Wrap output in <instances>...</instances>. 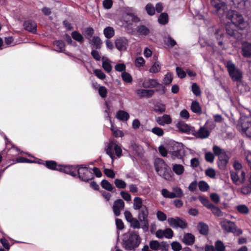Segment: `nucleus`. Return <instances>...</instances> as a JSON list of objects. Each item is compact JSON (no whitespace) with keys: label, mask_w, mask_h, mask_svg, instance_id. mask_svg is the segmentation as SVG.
<instances>
[{"label":"nucleus","mask_w":251,"mask_h":251,"mask_svg":"<svg viewBox=\"0 0 251 251\" xmlns=\"http://www.w3.org/2000/svg\"><path fill=\"white\" fill-rule=\"evenodd\" d=\"M141 239L136 231H131L124 234L123 247L127 251L137 248L141 243Z\"/></svg>","instance_id":"1"},{"label":"nucleus","mask_w":251,"mask_h":251,"mask_svg":"<svg viewBox=\"0 0 251 251\" xmlns=\"http://www.w3.org/2000/svg\"><path fill=\"white\" fill-rule=\"evenodd\" d=\"M237 128L247 137H251V115H241L238 121Z\"/></svg>","instance_id":"2"},{"label":"nucleus","mask_w":251,"mask_h":251,"mask_svg":"<svg viewBox=\"0 0 251 251\" xmlns=\"http://www.w3.org/2000/svg\"><path fill=\"white\" fill-rule=\"evenodd\" d=\"M154 167L157 174L166 180H170L172 176L170 169L165 162L161 158H157L155 159Z\"/></svg>","instance_id":"3"},{"label":"nucleus","mask_w":251,"mask_h":251,"mask_svg":"<svg viewBox=\"0 0 251 251\" xmlns=\"http://www.w3.org/2000/svg\"><path fill=\"white\" fill-rule=\"evenodd\" d=\"M215 125L212 121H208L203 126L196 130L194 127L192 135L198 138L205 139L209 137L211 130L215 127Z\"/></svg>","instance_id":"4"},{"label":"nucleus","mask_w":251,"mask_h":251,"mask_svg":"<svg viewBox=\"0 0 251 251\" xmlns=\"http://www.w3.org/2000/svg\"><path fill=\"white\" fill-rule=\"evenodd\" d=\"M226 18L230 20L235 26L240 29H244L247 25L241 14L234 10H229L226 15Z\"/></svg>","instance_id":"5"},{"label":"nucleus","mask_w":251,"mask_h":251,"mask_svg":"<svg viewBox=\"0 0 251 251\" xmlns=\"http://www.w3.org/2000/svg\"><path fill=\"white\" fill-rule=\"evenodd\" d=\"M211 5L214 8V12L220 18L227 11V5L222 0H211Z\"/></svg>","instance_id":"6"},{"label":"nucleus","mask_w":251,"mask_h":251,"mask_svg":"<svg viewBox=\"0 0 251 251\" xmlns=\"http://www.w3.org/2000/svg\"><path fill=\"white\" fill-rule=\"evenodd\" d=\"M226 67L227 69L229 75L234 81H240L242 77V72L236 67L234 64L231 61H228L226 63Z\"/></svg>","instance_id":"7"},{"label":"nucleus","mask_w":251,"mask_h":251,"mask_svg":"<svg viewBox=\"0 0 251 251\" xmlns=\"http://www.w3.org/2000/svg\"><path fill=\"white\" fill-rule=\"evenodd\" d=\"M220 224L222 229L227 232H232L236 236L242 233V230L241 229H237L234 223L230 221L225 219L221 222Z\"/></svg>","instance_id":"8"},{"label":"nucleus","mask_w":251,"mask_h":251,"mask_svg":"<svg viewBox=\"0 0 251 251\" xmlns=\"http://www.w3.org/2000/svg\"><path fill=\"white\" fill-rule=\"evenodd\" d=\"M77 173L79 179L84 181H88L94 178L91 169L84 165H80L77 170Z\"/></svg>","instance_id":"9"},{"label":"nucleus","mask_w":251,"mask_h":251,"mask_svg":"<svg viewBox=\"0 0 251 251\" xmlns=\"http://www.w3.org/2000/svg\"><path fill=\"white\" fill-rule=\"evenodd\" d=\"M106 152L112 160L115 158V154L118 158H120L122 154L121 148L114 142H111L108 145Z\"/></svg>","instance_id":"10"},{"label":"nucleus","mask_w":251,"mask_h":251,"mask_svg":"<svg viewBox=\"0 0 251 251\" xmlns=\"http://www.w3.org/2000/svg\"><path fill=\"white\" fill-rule=\"evenodd\" d=\"M149 210L146 205H144L138 213V218L141 223L142 228L144 230H148L149 226V221L148 220Z\"/></svg>","instance_id":"11"},{"label":"nucleus","mask_w":251,"mask_h":251,"mask_svg":"<svg viewBox=\"0 0 251 251\" xmlns=\"http://www.w3.org/2000/svg\"><path fill=\"white\" fill-rule=\"evenodd\" d=\"M231 179L233 183L236 185H240L245 182L246 174L245 172H230Z\"/></svg>","instance_id":"12"},{"label":"nucleus","mask_w":251,"mask_h":251,"mask_svg":"<svg viewBox=\"0 0 251 251\" xmlns=\"http://www.w3.org/2000/svg\"><path fill=\"white\" fill-rule=\"evenodd\" d=\"M142 86L143 87L149 89H151V88H153L157 86H159L160 89L162 91V93H164L165 92V87L162 85L160 84L157 80L155 79H145L143 81Z\"/></svg>","instance_id":"13"},{"label":"nucleus","mask_w":251,"mask_h":251,"mask_svg":"<svg viewBox=\"0 0 251 251\" xmlns=\"http://www.w3.org/2000/svg\"><path fill=\"white\" fill-rule=\"evenodd\" d=\"M167 221L169 225L173 228H185L187 227V223L178 217L169 218Z\"/></svg>","instance_id":"14"},{"label":"nucleus","mask_w":251,"mask_h":251,"mask_svg":"<svg viewBox=\"0 0 251 251\" xmlns=\"http://www.w3.org/2000/svg\"><path fill=\"white\" fill-rule=\"evenodd\" d=\"M115 44L119 50H126L128 45V40L124 37H120L115 40Z\"/></svg>","instance_id":"15"},{"label":"nucleus","mask_w":251,"mask_h":251,"mask_svg":"<svg viewBox=\"0 0 251 251\" xmlns=\"http://www.w3.org/2000/svg\"><path fill=\"white\" fill-rule=\"evenodd\" d=\"M169 153L173 160L182 159L185 155V151L183 148L181 146H179L176 149L174 148V150L170 152Z\"/></svg>","instance_id":"16"},{"label":"nucleus","mask_w":251,"mask_h":251,"mask_svg":"<svg viewBox=\"0 0 251 251\" xmlns=\"http://www.w3.org/2000/svg\"><path fill=\"white\" fill-rule=\"evenodd\" d=\"M176 127L181 132L192 135L194 127L189 126L183 122H178L176 125Z\"/></svg>","instance_id":"17"},{"label":"nucleus","mask_w":251,"mask_h":251,"mask_svg":"<svg viewBox=\"0 0 251 251\" xmlns=\"http://www.w3.org/2000/svg\"><path fill=\"white\" fill-rule=\"evenodd\" d=\"M125 202L121 199L116 200L113 203V210L114 214L116 216H119L121 214V212L124 209Z\"/></svg>","instance_id":"18"},{"label":"nucleus","mask_w":251,"mask_h":251,"mask_svg":"<svg viewBox=\"0 0 251 251\" xmlns=\"http://www.w3.org/2000/svg\"><path fill=\"white\" fill-rule=\"evenodd\" d=\"M155 91L153 89H149L146 88L144 89H139L135 91V93L140 98H151L154 94Z\"/></svg>","instance_id":"19"},{"label":"nucleus","mask_w":251,"mask_h":251,"mask_svg":"<svg viewBox=\"0 0 251 251\" xmlns=\"http://www.w3.org/2000/svg\"><path fill=\"white\" fill-rule=\"evenodd\" d=\"M173 235L174 232L170 228H166L165 230L158 229L155 233L156 236L160 239L163 238V237L171 239L173 237Z\"/></svg>","instance_id":"20"},{"label":"nucleus","mask_w":251,"mask_h":251,"mask_svg":"<svg viewBox=\"0 0 251 251\" xmlns=\"http://www.w3.org/2000/svg\"><path fill=\"white\" fill-rule=\"evenodd\" d=\"M156 121L160 126H164L171 124L172 120L169 115L164 114L162 116L156 118Z\"/></svg>","instance_id":"21"},{"label":"nucleus","mask_w":251,"mask_h":251,"mask_svg":"<svg viewBox=\"0 0 251 251\" xmlns=\"http://www.w3.org/2000/svg\"><path fill=\"white\" fill-rule=\"evenodd\" d=\"M229 156L226 154V155L221 156L218 158L217 164L221 170H225L228 162Z\"/></svg>","instance_id":"22"},{"label":"nucleus","mask_w":251,"mask_h":251,"mask_svg":"<svg viewBox=\"0 0 251 251\" xmlns=\"http://www.w3.org/2000/svg\"><path fill=\"white\" fill-rule=\"evenodd\" d=\"M242 54L247 58L251 56V43L244 42L242 45Z\"/></svg>","instance_id":"23"},{"label":"nucleus","mask_w":251,"mask_h":251,"mask_svg":"<svg viewBox=\"0 0 251 251\" xmlns=\"http://www.w3.org/2000/svg\"><path fill=\"white\" fill-rule=\"evenodd\" d=\"M24 26L25 30L32 33L36 32L37 25L36 23L34 21H27L24 23Z\"/></svg>","instance_id":"24"},{"label":"nucleus","mask_w":251,"mask_h":251,"mask_svg":"<svg viewBox=\"0 0 251 251\" xmlns=\"http://www.w3.org/2000/svg\"><path fill=\"white\" fill-rule=\"evenodd\" d=\"M124 20L128 24L132 23H137L139 21V19L132 13H126L124 15Z\"/></svg>","instance_id":"25"},{"label":"nucleus","mask_w":251,"mask_h":251,"mask_svg":"<svg viewBox=\"0 0 251 251\" xmlns=\"http://www.w3.org/2000/svg\"><path fill=\"white\" fill-rule=\"evenodd\" d=\"M195 236L191 233H187L184 234L182 242L187 245H192L195 242Z\"/></svg>","instance_id":"26"},{"label":"nucleus","mask_w":251,"mask_h":251,"mask_svg":"<svg viewBox=\"0 0 251 251\" xmlns=\"http://www.w3.org/2000/svg\"><path fill=\"white\" fill-rule=\"evenodd\" d=\"M191 110L195 113L201 114L202 109L199 102L197 101H192L191 105Z\"/></svg>","instance_id":"27"},{"label":"nucleus","mask_w":251,"mask_h":251,"mask_svg":"<svg viewBox=\"0 0 251 251\" xmlns=\"http://www.w3.org/2000/svg\"><path fill=\"white\" fill-rule=\"evenodd\" d=\"M101 59L102 60V66L103 69L108 73L110 72L112 70L111 61L106 57H102Z\"/></svg>","instance_id":"28"},{"label":"nucleus","mask_w":251,"mask_h":251,"mask_svg":"<svg viewBox=\"0 0 251 251\" xmlns=\"http://www.w3.org/2000/svg\"><path fill=\"white\" fill-rule=\"evenodd\" d=\"M172 169L177 175H182L185 170L184 167L181 164H174L172 165Z\"/></svg>","instance_id":"29"},{"label":"nucleus","mask_w":251,"mask_h":251,"mask_svg":"<svg viewBox=\"0 0 251 251\" xmlns=\"http://www.w3.org/2000/svg\"><path fill=\"white\" fill-rule=\"evenodd\" d=\"M117 119L121 121H126L129 118L128 113L123 110H119L117 112L116 114Z\"/></svg>","instance_id":"30"},{"label":"nucleus","mask_w":251,"mask_h":251,"mask_svg":"<svg viewBox=\"0 0 251 251\" xmlns=\"http://www.w3.org/2000/svg\"><path fill=\"white\" fill-rule=\"evenodd\" d=\"M137 31L140 35L144 36H147L150 33V29L144 25L137 26Z\"/></svg>","instance_id":"31"},{"label":"nucleus","mask_w":251,"mask_h":251,"mask_svg":"<svg viewBox=\"0 0 251 251\" xmlns=\"http://www.w3.org/2000/svg\"><path fill=\"white\" fill-rule=\"evenodd\" d=\"M154 111L159 114H161L166 111V105L161 102H157L154 104Z\"/></svg>","instance_id":"32"},{"label":"nucleus","mask_w":251,"mask_h":251,"mask_svg":"<svg viewBox=\"0 0 251 251\" xmlns=\"http://www.w3.org/2000/svg\"><path fill=\"white\" fill-rule=\"evenodd\" d=\"M133 207L134 210H140L144 206L142 204V200L140 197H135L133 200Z\"/></svg>","instance_id":"33"},{"label":"nucleus","mask_w":251,"mask_h":251,"mask_svg":"<svg viewBox=\"0 0 251 251\" xmlns=\"http://www.w3.org/2000/svg\"><path fill=\"white\" fill-rule=\"evenodd\" d=\"M198 229L200 233L203 235H206L208 232V226L204 223H200L198 226Z\"/></svg>","instance_id":"34"},{"label":"nucleus","mask_w":251,"mask_h":251,"mask_svg":"<svg viewBox=\"0 0 251 251\" xmlns=\"http://www.w3.org/2000/svg\"><path fill=\"white\" fill-rule=\"evenodd\" d=\"M103 34L106 38L109 39L114 36L115 31L112 27L108 26L104 28Z\"/></svg>","instance_id":"35"},{"label":"nucleus","mask_w":251,"mask_h":251,"mask_svg":"<svg viewBox=\"0 0 251 251\" xmlns=\"http://www.w3.org/2000/svg\"><path fill=\"white\" fill-rule=\"evenodd\" d=\"M100 184L102 188L108 191L112 192L114 189L113 186L106 179L102 180Z\"/></svg>","instance_id":"36"},{"label":"nucleus","mask_w":251,"mask_h":251,"mask_svg":"<svg viewBox=\"0 0 251 251\" xmlns=\"http://www.w3.org/2000/svg\"><path fill=\"white\" fill-rule=\"evenodd\" d=\"M90 43L93 45L95 48L100 49L102 42L98 36L93 37L92 39L89 40Z\"/></svg>","instance_id":"37"},{"label":"nucleus","mask_w":251,"mask_h":251,"mask_svg":"<svg viewBox=\"0 0 251 251\" xmlns=\"http://www.w3.org/2000/svg\"><path fill=\"white\" fill-rule=\"evenodd\" d=\"M164 42L165 45L171 47L175 46L176 43L170 35H167L164 38Z\"/></svg>","instance_id":"38"},{"label":"nucleus","mask_w":251,"mask_h":251,"mask_svg":"<svg viewBox=\"0 0 251 251\" xmlns=\"http://www.w3.org/2000/svg\"><path fill=\"white\" fill-rule=\"evenodd\" d=\"M213 151L214 154L218 156V157H220L221 156L226 155V153L224 150L221 149L217 146H214L213 147Z\"/></svg>","instance_id":"39"},{"label":"nucleus","mask_w":251,"mask_h":251,"mask_svg":"<svg viewBox=\"0 0 251 251\" xmlns=\"http://www.w3.org/2000/svg\"><path fill=\"white\" fill-rule=\"evenodd\" d=\"M209 209H210L212 213L217 216L221 217L223 215L222 211L218 207L213 204L209 207Z\"/></svg>","instance_id":"40"},{"label":"nucleus","mask_w":251,"mask_h":251,"mask_svg":"<svg viewBox=\"0 0 251 251\" xmlns=\"http://www.w3.org/2000/svg\"><path fill=\"white\" fill-rule=\"evenodd\" d=\"M173 193H174L175 198H181L183 196V193L181 189L178 187H174L172 188Z\"/></svg>","instance_id":"41"},{"label":"nucleus","mask_w":251,"mask_h":251,"mask_svg":"<svg viewBox=\"0 0 251 251\" xmlns=\"http://www.w3.org/2000/svg\"><path fill=\"white\" fill-rule=\"evenodd\" d=\"M249 181L250 183L248 186L243 187L241 189V192L244 195H248L251 193V176H250Z\"/></svg>","instance_id":"42"},{"label":"nucleus","mask_w":251,"mask_h":251,"mask_svg":"<svg viewBox=\"0 0 251 251\" xmlns=\"http://www.w3.org/2000/svg\"><path fill=\"white\" fill-rule=\"evenodd\" d=\"M161 69V66L160 63L158 61L154 62L152 66L151 67L149 70L150 73H157L160 72Z\"/></svg>","instance_id":"43"},{"label":"nucleus","mask_w":251,"mask_h":251,"mask_svg":"<svg viewBox=\"0 0 251 251\" xmlns=\"http://www.w3.org/2000/svg\"><path fill=\"white\" fill-rule=\"evenodd\" d=\"M72 38L75 41L80 43H82L84 41L82 35L77 31H74L72 33Z\"/></svg>","instance_id":"44"},{"label":"nucleus","mask_w":251,"mask_h":251,"mask_svg":"<svg viewBox=\"0 0 251 251\" xmlns=\"http://www.w3.org/2000/svg\"><path fill=\"white\" fill-rule=\"evenodd\" d=\"M53 45L54 46L56 47V49L58 51L62 52L64 51L65 48V44L62 41H55L53 42Z\"/></svg>","instance_id":"45"},{"label":"nucleus","mask_w":251,"mask_h":251,"mask_svg":"<svg viewBox=\"0 0 251 251\" xmlns=\"http://www.w3.org/2000/svg\"><path fill=\"white\" fill-rule=\"evenodd\" d=\"M205 174L207 176H208L212 179L216 178V171L214 169H213L212 168H209L207 169L205 171Z\"/></svg>","instance_id":"46"},{"label":"nucleus","mask_w":251,"mask_h":251,"mask_svg":"<svg viewBox=\"0 0 251 251\" xmlns=\"http://www.w3.org/2000/svg\"><path fill=\"white\" fill-rule=\"evenodd\" d=\"M46 166L50 169L58 170L60 165H57L54 161H47L46 162Z\"/></svg>","instance_id":"47"},{"label":"nucleus","mask_w":251,"mask_h":251,"mask_svg":"<svg viewBox=\"0 0 251 251\" xmlns=\"http://www.w3.org/2000/svg\"><path fill=\"white\" fill-rule=\"evenodd\" d=\"M94 33V30L93 28L89 27L85 28L84 31V35L85 37L90 40Z\"/></svg>","instance_id":"48"},{"label":"nucleus","mask_w":251,"mask_h":251,"mask_svg":"<svg viewBox=\"0 0 251 251\" xmlns=\"http://www.w3.org/2000/svg\"><path fill=\"white\" fill-rule=\"evenodd\" d=\"M114 183L118 188L124 189L126 186V183L125 181L120 179H116L114 180Z\"/></svg>","instance_id":"49"},{"label":"nucleus","mask_w":251,"mask_h":251,"mask_svg":"<svg viewBox=\"0 0 251 251\" xmlns=\"http://www.w3.org/2000/svg\"><path fill=\"white\" fill-rule=\"evenodd\" d=\"M158 22L162 25H165L168 22V15L163 13L160 14L158 19Z\"/></svg>","instance_id":"50"},{"label":"nucleus","mask_w":251,"mask_h":251,"mask_svg":"<svg viewBox=\"0 0 251 251\" xmlns=\"http://www.w3.org/2000/svg\"><path fill=\"white\" fill-rule=\"evenodd\" d=\"M199 200L201 202V203L208 209H209L211 205L212 204V203H211L206 197L200 196L199 197Z\"/></svg>","instance_id":"51"},{"label":"nucleus","mask_w":251,"mask_h":251,"mask_svg":"<svg viewBox=\"0 0 251 251\" xmlns=\"http://www.w3.org/2000/svg\"><path fill=\"white\" fill-rule=\"evenodd\" d=\"M192 91L193 94L197 96H199L201 94L200 88L196 83H193L192 84Z\"/></svg>","instance_id":"52"},{"label":"nucleus","mask_w":251,"mask_h":251,"mask_svg":"<svg viewBox=\"0 0 251 251\" xmlns=\"http://www.w3.org/2000/svg\"><path fill=\"white\" fill-rule=\"evenodd\" d=\"M173 75L172 73H168L163 79V83L165 85L170 84L173 80Z\"/></svg>","instance_id":"53"},{"label":"nucleus","mask_w":251,"mask_h":251,"mask_svg":"<svg viewBox=\"0 0 251 251\" xmlns=\"http://www.w3.org/2000/svg\"><path fill=\"white\" fill-rule=\"evenodd\" d=\"M226 32L229 35L235 38L238 39L241 37L239 33L235 30L226 28Z\"/></svg>","instance_id":"54"},{"label":"nucleus","mask_w":251,"mask_h":251,"mask_svg":"<svg viewBox=\"0 0 251 251\" xmlns=\"http://www.w3.org/2000/svg\"><path fill=\"white\" fill-rule=\"evenodd\" d=\"M215 250L216 251H225L226 247L223 243L220 240L216 242L215 244Z\"/></svg>","instance_id":"55"},{"label":"nucleus","mask_w":251,"mask_h":251,"mask_svg":"<svg viewBox=\"0 0 251 251\" xmlns=\"http://www.w3.org/2000/svg\"><path fill=\"white\" fill-rule=\"evenodd\" d=\"M198 186L199 189L202 192L207 191L209 187L208 184L204 181H200Z\"/></svg>","instance_id":"56"},{"label":"nucleus","mask_w":251,"mask_h":251,"mask_svg":"<svg viewBox=\"0 0 251 251\" xmlns=\"http://www.w3.org/2000/svg\"><path fill=\"white\" fill-rule=\"evenodd\" d=\"M140 221L136 218H133L130 222V226L134 229H139L141 227Z\"/></svg>","instance_id":"57"},{"label":"nucleus","mask_w":251,"mask_h":251,"mask_svg":"<svg viewBox=\"0 0 251 251\" xmlns=\"http://www.w3.org/2000/svg\"><path fill=\"white\" fill-rule=\"evenodd\" d=\"M235 7L239 8L242 9L245 6V0H232Z\"/></svg>","instance_id":"58"},{"label":"nucleus","mask_w":251,"mask_h":251,"mask_svg":"<svg viewBox=\"0 0 251 251\" xmlns=\"http://www.w3.org/2000/svg\"><path fill=\"white\" fill-rule=\"evenodd\" d=\"M156 217L159 221L163 222L167 220V215L163 212L158 210L156 212Z\"/></svg>","instance_id":"59"},{"label":"nucleus","mask_w":251,"mask_h":251,"mask_svg":"<svg viewBox=\"0 0 251 251\" xmlns=\"http://www.w3.org/2000/svg\"><path fill=\"white\" fill-rule=\"evenodd\" d=\"M146 10L147 13L150 15L152 16L155 14V8L151 3H148L147 4L146 6Z\"/></svg>","instance_id":"60"},{"label":"nucleus","mask_w":251,"mask_h":251,"mask_svg":"<svg viewBox=\"0 0 251 251\" xmlns=\"http://www.w3.org/2000/svg\"><path fill=\"white\" fill-rule=\"evenodd\" d=\"M236 209L240 213L243 214H248L249 211L248 207L244 204L238 205Z\"/></svg>","instance_id":"61"},{"label":"nucleus","mask_w":251,"mask_h":251,"mask_svg":"<svg viewBox=\"0 0 251 251\" xmlns=\"http://www.w3.org/2000/svg\"><path fill=\"white\" fill-rule=\"evenodd\" d=\"M161 194L164 198H169V199H174L173 198V197H174V193H173L172 192H169L166 189H163L161 190Z\"/></svg>","instance_id":"62"},{"label":"nucleus","mask_w":251,"mask_h":251,"mask_svg":"<svg viewBox=\"0 0 251 251\" xmlns=\"http://www.w3.org/2000/svg\"><path fill=\"white\" fill-rule=\"evenodd\" d=\"M122 77L124 81L130 83L132 81V78L131 75L126 72H123L122 74Z\"/></svg>","instance_id":"63"},{"label":"nucleus","mask_w":251,"mask_h":251,"mask_svg":"<svg viewBox=\"0 0 251 251\" xmlns=\"http://www.w3.org/2000/svg\"><path fill=\"white\" fill-rule=\"evenodd\" d=\"M244 154L248 165L251 170V151H246L244 152Z\"/></svg>","instance_id":"64"}]
</instances>
